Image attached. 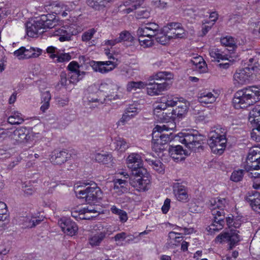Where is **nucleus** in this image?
<instances>
[{"instance_id":"26","label":"nucleus","mask_w":260,"mask_h":260,"mask_svg":"<svg viewBox=\"0 0 260 260\" xmlns=\"http://www.w3.org/2000/svg\"><path fill=\"white\" fill-rule=\"evenodd\" d=\"M170 156L175 160L179 161L184 159L189 154L188 152L183 150L182 146L177 145L171 146L169 150Z\"/></svg>"},{"instance_id":"28","label":"nucleus","mask_w":260,"mask_h":260,"mask_svg":"<svg viewBox=\"0 0 260 260\" xmlns=\"http://www.w3.org/2000/svg\"><path fill=\"white\" fill-rule=\"evenodd\" d=\"M152 157L151 154L148 153L144 155L145 161L156 172L159 174H164L165 168L163 164L159 160H154Z\"/></svg>"},{"instance_id":"47","label":"nucleus","mask_w":260,"mask_h":260,"mask_svg":"<svg viewBox=\"0 0 260 260\" xmlns=\"http://www.w3.org/2000/svg\"><path fill=\"white\" fill-rule=\"evenodd\" d=\"M173 75L170 72H158L154 76L156 80H165L168 81L173 79Z\"/></svg>"},{"instance_id":"21","label":"nucleus","mask_w":260,"mask_h":260,"mask_svg":"<svg viewBox=\"0 0 260 260\" xmlns=\"http://www.w3.org/2000/svg\"><path fill=\"white\" fill-rule=\"evenodd\" d=\"M147 85V92L151 96L158 95L170 87V84L166 82L161 83H150Z\"/></svg>"},{"instance_id":"2","label":"nucleus","mask_w":260,"mask_h":260,"mask_svg":"<svg viewBox=\"0 0 260 260\" xmlns=\"http://www.w3.org/2000/svg\"><path fill=\"white\" fill-rule=\"evenodd\" d=\"M211 210L214 220L208 226L207 231L212 234L222 229L224 224V210L229 207L230 201L225 198L218 197L210 201Z\"/></svg>"},{"instance_id":"38","label":"nucleus","mask_w":260,"mask_h":260,"mask_svg":"<svg viewBox=\"0 0 260 260\" xmlns=\"http://www.w3.org/2000/svg\"><path fill=\"white\" fill-rule=\"evenodd\" d=\"M105 231L92 234L89 239V243L92 246H98L105 238L106 235Z\"/></svg>"},{"instance_id":"51","label":"nucleus","mask_w":260,"mask_h":260,"mask_svg":"<svg viewBox=\"0 0 260 260\" xmlns=\"http://www.w3.org/2000/svg\"><path fill=\"white\" fill-rule=\"evenodd\" d=\"M71 59V56L68 53H57V56L54 59V61L56 62H63L69 61Z\"/></svg>"},{"instance_id":"11","label":"nucleus","mask_w":260,"mask_h":260,"mask_svg":"<svg viewBox=\"0 0 260 260\" xmlns=\"http://www.w3.org/2000/svg\"><path fill=\"white\" fill-rule=\"evenodd\" d=\"M178 141L184 144L190 149L193 150L194 148L199 147L204 140V137L197 133L190 134L180 133L178 134Z\"/></svg>"},{"instance_id":"40","label":"nucleus","mask_w":260,"mask_h":260,"mask_svg":"<svg viewBox=\"0 0 260 260\" xmlns=\"http://www.w3.org/2000/svg\"><path fill=\"white\" fill-rule=\"evenodd\" d=\"M51 7L52 10L57 15L60 14L63 10L72 11L73 10L72 5H65L61 3H53L51 4Z\"/></svg>"},{"instance_id":"54","label":"nucleus","mask_w":260,"mask_h":260,"mask_svg":"<svg viewBox=\"0 0 260 260\" xmlns=\"http://www.w3.org/2000/svg\"><path fill=\"white\" fill-rule=\"evenodd\" d=\"M7 207L3 202H0V221L5 220L6 218Z\"/></svg>"},{"instance_id":"55","label":"nucleus","mask_w":260,"mask_h":260,"mask_svg":"<svg viewBox=\"0 0 260 260\" xmlns=\"http://www.w3.org/2000/svg\"><path fill=\"white\" fill-rule=\"evenodd\" d=\"M221 43L225 46H233L235 43L234 39L231 37H225L221 39Z\"/></svg>"},{"instance_id":"62","label":"nucleus","mask_w":260,"mask_h":260,"mask_svg":"<svg viewBox=\"0 0 260 260\" xmlns=\"http://www.w3.org/2000/svg\"><path fill=\"white\" fill-rule=\"evenodd\" d=\"M171 200L169 199L165 200L164 205L161 207V210L163 213L166 214L169 210L170 208Z\"/></svg>"},{"instance_id":"39","label":"nucleus","mask_w":260,"mask_h":260,"mask_svg":"<svg viewBox=\"0 0 260 260\" xmlns=\"http://www.w3.org/2000/svg\"><path fill=\"white\" fill-rule=\"evenodd\" d=\"M94 160L101 164H109L112 161V156L110 154L95 153L94 155Z\"/></svg>"},{"instance_id":"24","label":"nucleus","mask_w":260,"mask_h":260,"mask_svg":"<svg viewBox=\"0 0 260 260\" xmlns=\"http://www.w3.org/2000/svg\"><path fill=\"white\" fill-rule=\"evenodd\" d=\"M40 18L43 29L52 28L56 26L60 22L59 20L53 14L42 15Z\"/></svg>"},{"instance_id":"32","label":"nucleus","mask_w":260,"mask_h":260,"mask_svg":"<svg viewBox=\"0 0 260 260\" xmlns=\"http://www.w3.org/2000/svg\"><path fill=\"white\" fill-rule=\"evenodd\" d=\"M70 157V155L66 151H60L51 157V161L55 164L60 165L66 162Z\"/></svg>"},{"instance_id":"56","label":"nucleus","mask_w":260,"mask_h":260,"mask_svg":"<svg viewBox=\"0 0 260 260\" xmlns=\"http://www.w3.org/2000/svg\"><path fill=\"white\" fill-rule=\"evenodd\" d=\"M80 66L79 63L75 61H71L68 66V70L71 72L82 73L79 69Z\"/></svg>"},{"instance_id":"16","label":"nucleus","mask_w":260,"mask_h":260,"mask_svg":"<svg viewBox=\"0 0 260 260\" xmlns=\"http://www.w3.org/2000/svg\"><path fill=\"white\" fill-rule=\"evenodd\" d=\"M100 211L95 208L88 206L79 211L75 210L72 212V216L76 219L90 220L100 214Z\"/></svg>"},{"instance_id":"52","label":"nucleus","mask_w":260,"mask_h":260,"mask_svg":"<svg viewBox=\"0 0 260 260\" xmlns=\"http://www.w3.org/2000/svg\"><path fill=\"white\" fill-rule=\"evenodd\" d=\"M243 176V171L242 170H236L233 172L231 176V180L234 182L241 181Z\"/></svg>"},{"instance_id":"53","label":"nucleus","mask_w":260,"mask_h":260,"mask_svg":"<svg viewBox=\"0 0 260 260\" xmlns=\"http://www.w3.org/2000/svg\"><path fill=\"white\" fill-rule=\"evenodd\" d=\"M95 30L94 28L90 29L84 32L81 37V40L83 42H88L90 41L95 33Z\"/></svg>"},{"instance_id":"3","label":"nucleus","mask_w":260,"mask_h":260,"mask_svg":"<svg viewBox=\"0 0 260 260\" xmlns=\"http://www.w3.org/2000/svg\"><path fill=\"white\" fill-rule=\"evenodd\" d=\"M245 169L250 172L249 176L255 179H260V145L250 148L248 151Z\"/></svg>"},{"instance_id":"41","label":"nucleus","mask_w":260,"mask_h":260,"mask_svg":"<svg viewBox=\"0 0 260 260\" xmlns=\"http://www.w3.org/2000/svg\"><path fill=\"white\" fill-rule=\"evenodd\" d=\"M51 99V95L49 91H45L42 93L41 97V106L40 110L43 112H45L50 107V101Z\"/></svg>"},{"instance_id":"33","label":"nucleus","mask_w":260,"mask_h":260,"mask_svg":"<svg viewBox=\"0 0 260 260\" xmlns=\"http://www.w3.org/2000/svg\"><path fill=\"white\" fill-rule=\"evenodd\" d=\"M181 234L174 232H170L168 234L167 245L169 247H174L179 245L182 241Z\"/></svg>"},{"instance_id":"31","label":"nucleus","mask_w":260,"mask_h":260,"mask_svg":"<svg viewBox=\"0 0 260 260\" xmlns=\"http://www.w3.org/2000/svg\"><path fill=\"white\" fill-rule=\"evenodd\" d=\"M143 0H129L125 2L123 5L120 6V8L124 14H129L140 6Z\"/></svg>"},{"instance_id":"43","label":"nucleus","mask_w":260,"mask_h":260,"mask_svg":"<svg viewBox=\"0 0 260 260\" xmlns=\"http://www.w3.org/2000/svg\"><path fill=\"white\" fill-rule=\"evenodd\" d=\"M147 84L144 82L139 81H130L126 84V90L128 92L132 91H136L138 89H142L144 88Z\"/></svg>"},{"instance_id":"4","label":"nucleus","mask_w":260,"mask_h":260,"mask_svg":"<svg viewBox=\"0 0 260 260\" xmlns=\"http://www.w3.org/2000/svg\"><path fill=\"white\" fill-rule=\"evenodd\" d=\"M240 240L241 237L239 235V231L233 229L222 232L215 238L214 241L216 243L222 244L225 242L229 243V251L222 260H234L231 256L230 250L237 245Z\"/></svg>"},{"instance_id":"57","label":"nucleus","mask_w":260,"mask_h":260,"mask_svg":"<svg viewBox=\"0 0 260 260\" xmlns=\"http://www.w3.org/2000/svg\"><path fill=\"white\" fill-rule=\"evenodd\" d=\"M60 84L64 86H67L71 84L69 82L68 78V74L67 75L65 72H61L60 74Z\"/></svg>"},{"instance_id":"5","label":"nucleus","mask_w":260,"mask_h":260,"mask_svg":"<svg viewBox=\"0 0 260 260\" xmlns=\"http://www.w3.org/2000/svg\"><path fill=\"white\" fill-rule=\"evenodd\" d=\"M226 143L225 132L224 129L217 128L210 132L208 144L214 153L222 154L226 147Z\"/></svg>"},{"instance_id":"42","label":"nucleus","mask_w":260,"mask_h":260,"mask_svg":"<svg viewBox=\"0 0 260 260\" xmlns=\"http://www.w3.org/2000/svg\"><path fill=\"white\" fill-rule=\"evenodd\" d=\"M248 120L251 124L260 120V104L254 107L250 111Z\"/></svg>"},{"instance_id":"30","label":"nucleus","mask_w":260,"mask_h":260,"mask_svg":"<svg viewBox=\"0 0 260 260\" xmlns=\"http://www.w3.org/2000/svg\"><path fill=\"white\" fill-rule=\"evenodd\" d=\"M68 29L69 27L67 26H62L57 28L53 32V35L59 36V40L61 42L69 41L71 40L74 34L69 30Z\"/></svg>"},{"instance_id":"50","label":"nucleus","mask_w":260,"mask_h":260,"mask_svg":"<svg viewBox=\"0 0 260 260\" xmlns=\"http://www.w3.org/2000/svg\"><path fill=\"white\" fill-rule=\"evenodd\" d=\"M250 205L254 211L259 212L260 210V194L255 193L253 195V198L251 200Z\"/></svg>"},{"instance_id":"59","label":"nucleus","mask_w":260,"mask_h":260,"mask_svg":"<svg viewBox=\"0 0 260 260\" xmlns=\"http://www.w3.org/2000/svg\"><path fill=\"white\" fill-rule=\"evenodd\" d=\"M250 69V71L252 72V75H256L260 74V65L258 62H255L252 66L247 67Z\"/></svg>"},{"instance_id":"7","label":"nucleus","mask_w":260,"mask_h":260,"mask_svg":"<svg viewBox=\"0 0 260 260\" xmlns=\"http://www.w3.org/2000/svg\"><path fill=\"white\" fill-rule=\"evenodd\" d=\"M80 188L81 189L76 191L77 196L80 198L85 199L88 204L94 203L102 198V191L95 184H90L83 188H82V186H78L77 189Z\"/></svg>"},{"instance_id":"37","label":"nucleus","mask_w":260,"mask_h":260,"mask_svg":"<svg viewBox=\"0 0 260 260\" xmlns=\"http://www.w3.org/2000/svg\"><path fill=\"white\" fill-rule=\"evenodd\" d=\"M114 143L115 149L122 153L124 152L130 147L129 144L122 138H116Z\"/></svg>"},{"instance_id":"8","label":"nucleus","mask_w":260,"mask_h":260,"mask_svg":"<svg viewBox=\"0 0 260 260\" xmlns=\"http://www.w3.org/2000/svg\"><path fill=\"white\" fill-rule=\"evenodd\" d=\"M36 135V133L27 129L25 127H20L11 132L9 138L13 144L19 145L32 141Z\"/></svg>"},{"instance_id":"12","label":"nucleus","mask_w":260,"mask_h":260,"mask_svg":"<svg viewBox=\"0 0 260 260\" xmlns=\"http://www.w3.org/2000/svg\"><path fill=\"white\" fill-rule=\"evenodd\" d=\"M42 53V50L39 48L32 47L26 48L21 47L13 52L14 56L20 60L27 59L32 58H37Z\"/></svg>"},{"instance_id":"17","label":"nucleus","mask_w":260,"mask_h":260,"mask_svg":"<svg viewBox=\"0 0 260 260\" xmlns=\"http://www.w3.org/2000/svg\"><path fill=\"white\" fill-rule=\"evenodd\" d=\"M90 66L94 72L102 74H106L113 70L117 64L112 61H92L90 63Z\"/></svg>"},{"instance_id":"14","label":"nucleus","mask_w":260,"mask_h":260,"mask_svg":"<svg viewBox=\"0 0 260 260\" xmlns=\"http://www.w3.org/2000/svg\"><path fill=\"white\" fill-rule=\"evenodd\" d=\"M163 28L172 40L183 38L186 36L185 30L181 24L178 23L171 22Z\"/></svg>"},{"instance_id":"20","label":"nucleus","mask_w":260,"mask_h":260,"mask_svg":"<svg viewBox=\"0 0 260 260\" xmlns=\"http://www.w3.org/2000/svg\"><path fill=\"white\" fill-rule=\"evenodd\" d=\"M58 224L62 231L67 235L72 236L77 233V225L69 219L61 218L58 221Z\"/></svg>"},{"instance_id":"22","label":"nucleus","mask_w":260,"mask_h":260,"mask_svg":"<svg viewBox=\"0 0 260 260\" xmlns=\"http://www.w3.org/2000/svg\"><path fill=\"white\" fill-rule=\"evenodd\" d=\"M218 98V94L214 90H204L201 92L198 97L199 102L203 105L212 104Z\"/></svg>"},{"instance_id":"61","label":"nucleus","mask_w":260,"mask_h":260,"mask_svg":"<svg viewBox=\"0 0 260 260\" xmlns=\"http://www.w3.org/2000/svg\"><path fill=\"white\" fill-rule=\"evenodd\" d=\"M195 68L200 73L206 72L207 70V64L205 61L196 65Z\"/></svg>"},{"instance_id":"25","label":"nucleus","mask_w":260,"mask_h":260,"mask_svg":"<svg viewBox=\"0 0 260 260\" xmlns=\"http://www.w3.org/2000/svg\"><path fill=\"white\" fill-rule=\"evenodd\" d=\"M120 88V86L119 83L114 82L110 79L102 82L99 87L101 91L108 92L110 94L117 93Z\"/></svg>"},{"instance_id":"46","label":"nucleus","mask_w":260,"mask_h":260,"mask_svg":"<svg viewBox=\"0 0 260 260\" xmlns=\"http://www.w3.org/2000/svg\"><path fill=\"white\" fill-rule=\"evenodd\" d=\"M119 42H126L132 43L134 40V37L128 31L124 30L119 34V36L117 38Z\"/></svg>"},{"instance_id":"36","label":"nucleus","mask_w":260,"mask_h":260,"mask_svg":"<svg viewBox=\"0 0 260 260\" xmlns=\"http://www.w3.org/2000/svg\"><path fill=\"white\" fill-rule=\"evenodd\" d=\"M7 121L11 125H19L24 121V119L20 112L15 111L8 117Z\"/></svg>"},{"instance_id":"48","label":"nucleus","mask_w":260,"mask_h":260,"mask_svg":"<svg viewBox=\"0 0 260 260\" xmlns=\"http://www.w3.org/2000/svg\"><path fill=\"white\" fill-rule=\"evenodd\" d=\"M255 127L252 128L251 133V138L257 142H260V120L255 122Z\"/></svg>"},{"instance_id":"63","label":"nucleus","mask_w":260,"mask_h":260,"mask_svg":"<svg viewBox=\"0 0 260 260\" xmlns=\"http://www.w3.org/2000/svg\"><path fill=\"white\" fill-rule=\"evenodd\" d=\"M114 183V188H118L119 187L125 188V180L120 179H118L115 180Z\"/></svg>"},{"instance_id":"15","label":"nucleus","mask_w":260,"mask_h":260,"mask_svg":"<svg viewBox=\"0 0 260 260\" xmlns=\"http://www.w3.org/2000/svg\"><path fill=\"white\" fill-rule=\"evenodd\" d=\"M167 107L161 97L159 101L153 105V113L155 118L161 122L168 123V118L166 115L170 110H166Z\"/></svg>"},{"instance_id":"19","label":"nucleus","mask_w":260,"mask_h":260,"mask_svg":"<svg viewBox=\"0 0 260 260\" xmlns=\"http://www.w3.org/2000/svg\"><path fill=\"white\" fill-rule=\"evenodd\" d=\"M125 163L127 167L132 171L138 172L142 168L141 156L138 153H131L126 158Z\"/></svg>"},{"instance_id":"10","label":"nucleus","mask_w":260,"mask_h":260,"mask_svg":"<svg viewBox=\"0 0 260 260\" xmlns=\"http://www.w3.org/2000/svg\"><path fill=\"white\" fill-rule=\"evenodd\" d=\"M175 109L170 110L168 113L166 114L168 118V123L172 126V123L175 124L174 120L176 118H182L184 117L189 109V103L186 100L181 98L177 103Z\"/></svg>"},{"instance_id":"58","label":"nucleus","mask_w":260,"mask_h":260,"mask_svg":"<svg viewBox=\"0 0 260 260\" xmlns=\"http://www.w3.org/2000/svg\"><path fill=\"white\" fill-rule=\"evenodd\" d=\"M46 51L48 53L50 54V57L52 59H55L57 56V48L53 46H49L47 49Z\"/></svg>"},{"instance_id":"60","label":"nucleus","mask_w":260,"mask_h":260,"mask_svg":"<svg viewBox=\"0 0 260 260\" xmlns=\"http://www.w3.org/2000/svg\"><path fill=\"white\" fill-rule=\"evenodd\" d=\"M127 234L125 232H121L117 234L113 238L116 242H121L124 241L127 237Z\"/></svg>"},{"instance_id":"18","label":"nucleus","mask_w":260,"mask_h":260,"mask_svg":"<svg viewBox=\"0 0 260 260\" xmlns=\"http://www.w3.org/2000/svg\"><path fill=\"white\" fill-rule=\"evenodd\" d=\"M158 25L155 23H149L139 27L137 30L138 37L155 38Z\"/></svg>"},{"instance_id":"44","label":"nucleus","mask_w":260,"mask_h":260,"mask_svg":"<svg viewBox=\"0 0 260 260\" xmlns=\"http://www.w3.org/2000/svg\"><path fill=\"white\" fill-rule=\"evenodd\" d=\"M140 46L143 48H150L155 44V38L138 37Z\"/></svg>"},{"instance_id":"1","label":"nucleus","mask_w":260,"mask_h":260,"mask_svg":"<svg viewBox=\"0 0 260 260\" xmlns=\"http://www.w3.org/2000/svg\"><path fill=\"white\" fill-rule=\"evenodd\" d=\"M260 101V86H250L238 90L233 99L236 109H245Z\"/></svg>"},{"instance_id":"49","label":"nucleus","mask_w":260,"mask_h":260,"mask_svg":"<svg viewBox=\"0 0 260 260\" xmlns=\"http://www.w3.org/2000/svg\"><path fill=\"white\" fill-rule=\"evenodd\" d=\"M84 74V72L82 73L70 72L68 74L69 82L71 84H76L82 79L80 77L83 76Z\"/></svg>"},{"instance_id":"45","label":"nucleus","mask_w":260,"mask_h":260,"mask_svg":"<svg viewBox=\"0 0 260 260\" xmlns=\"http://www.w3.org/2000/svg\"><path fill=\"white\" fill-rule=\"evenodd\" d=\"M181 98H178L173 95H166L162 96V100L166 103L167 107H174L177 105Z\"/></svg>"},{"instance_id":"27","label":"nucleus","mask_w":260,"mask_h":260,"mask_svg":"<svg viewBox=\"0 0 260 260\" xmlns=\"http://www.w3.org/2000/svg\"><path fill=\"white\" fill-rule=\"evenodd\" d=\"M174 188L175 197L178 201L186 203L189 201V195L185 187L176 183L174 185Z\"/></svg>"},{"instance_id":"64","label":"nucleus","mask_w":260,"mask_h":260,"mask_svg":"<svg viewBox=\"0 0 260 260\" xmlns=\"http://www.w3.org/2000/svg\"><path fill=\"white\" fill-rule=\"evenodd\" d=\"M133 116V114H129V113H125L123 115L122 117L120 119L119 123H121L122 125H123Z\"/></svg>"},{"instance_id":"9","label":"nucleus","mask_w":260,"mask_h":260,"mask_svg":"<svg viewBox=\"0 0 260 260\" xmlns=\"http://www.w3.org/2000/svg\"><path fill=\"white\" fill-rule=\"evenodd\" d=\"M150 176L144 168L140 169L131 179V185L139 191L147 190L150 185Z\"/></svg>"},{"instance_id":"35","label":"nucleus","mask_w":260,"mask_h":260,"mask_svg":"<svg viewBox=\"0 0 260 260\" xmlns=\"http://www.w3.org/2000/svg\"><path fill=\"white\" fill-rule=\"evenodd\" d=\"M172 39L169 37V35L165 32L164 28L161 30L157 28V31L155 36V41L161 45H166L169 43Z\"/></svg>"},{"instance_id":"6","label":"nucleus","mask_w":260,"mask_h":260,"mask_svg":"<svg viewBox=\"0 0 260 260\" xmlns=\"http://www.w3.org/2000/svg\"><path fill=\"white\" fill-rule=\"evenodd\" d=\"M175 125L172 123V126L163 125H157L153 128L152 133V148L157 152L163 149V146L170 141V137L168 135L161 134L164 131L172 129L175 127Z\"/></svg>"},{"instance_id":"23","label":"nucleus","mask_w":260,"mask_h":260,"mask_svg":"<svg viewBox=\"0 0 260 260\" xmlns=\"http://www.w3.org/2000/svg\"><path fill=\"white\" fill-rule=\"evenodd\" d=\"M27 34L28 36L34 37L37 35L39 30L43 29L40 18L31 20L26 24Z\"/></svg>"},{"instance_id":"34","label":"nucleus","mask_w":260,"mask_h":260,"mask_svg":"<svg viewBox=\"0 0 260 260\" xmlns=\"http://www.w3.org/2000/svg\"><path fill=\"white\" fill-rule=\"evenodd\" d=\"M20 224L23 228H31L35 226L39 222L35 217H33L30 215L22 217L19 220Z\"/></svg>"},{"instance_id":"29","label":"nucleus","mask_w":260,"mask_h":260,"mask_svg":"<svg viewBox=\"0 0 260 260\" xmlns=\"http://www.w3.org/2000/svg\"><path fill=\"white\" fill-rule=\"evenodd\" d=\"M226 52H227L226 49L221 51L216 48H212L209 50V55L212 58L213 61L219 62L220 61L229 60L230 56L226 54Z\"/></svg>"},{"instance_id":"13","label":"nucleus","mask_w":260,"mask_h":260,"mask_svg":"<svg viewBox=\"0 0 260 260\" xmlns=\"http://www.w3.org/2000/svg\"><path fill=\"white\" fill-rule=\"evenodd\" d=\"M252 78L250 69L245 68L236 71L233 76V83L235 86L239 87L249 84Z\"/></svg>"}]
</instances>
